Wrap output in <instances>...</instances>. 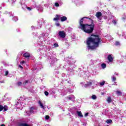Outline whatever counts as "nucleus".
<instances>
[{
    "instance_id": "41",
    "label": "nucleus",
    "mask_w": 126,
    "mask_h": 126,
    "mask_svg": "<svg viewBox=\"0 0 126 126\" xmlns=\"http://www.w3.org/2000/svg\"><path fill=\"white\" fill-rule=\"evenodd\" d=\"M90 84H92V82H90Z\"/></svg>"
},
{
    "instance_id": "40",
    "label": "nucleus",
    "mask_w": 126,
    "mask_h": 126,
    "mask_svg": "<svg viewBox=\"0 0 126 126\" xmlns=\"http://www.w3.org/2000/svg\"><path fill=\"white\" fill-rule=\"evenodd\" d=\"M105 94L104 93H102V95H104Z\"/></svg>"
},
{
    "instance_id": "25",
    "label": "nucleus",
    "mask_w": 126,
    "mask_h": 126,
    "mask_svg": "<svg viewBox=\"0 0 126 126\" xmlns=\"http://www.w3.org/2000/svg\"><path fill=\"white\" fill-rule=\"evenodd\" d=\"M54 47H55V48H58V47H59V44H58L57 43H54Z\"/></svg>"
},
{
    "instance_id": "30",
    "label": "nucleus",
    "mask_w": 126,
    "mask_h": 126,
    "mask_svg": "<svg viewBox=\"0 0 126 126\" xmlns=\"http://www.w3.org/2000/svg\"><path fill=\"white\" fill-rule=\"evenodd\" d=\"M5 75H6V76L8 75V71H5Z\"/></svg>"
},
{
    "instance_id": "21",
    "label": "nucleus",
    "mask_w": 126,
    "mask_h": 126,
    "mask_svg": "<svg viewBox=\"0 0 126 126\" xmlns=\"http://www.w3.org/2000/svg\"><path fill=\"white\" fill-rule=\"evenodd\" d=\"M3 110V106L0 105V112Z\"/></svg>"
},
{
    "instance_id": "11",
    "label": "nucleus",
    "mask_w": 126,
    "mask_h": 126,
    "mask_svg": "<svg viewBox=\"0 0 126 126\" xmlns=\"http://www.w3.org/2000/svg\"><path fill=\"white\" fill-rule=\"evenodd\" d=\"M62 22H63V21H65L67 20V18L65 16H63L61 18Z\"/></svg>"
},
{
    "instance_id": "33",
    "label": "nucleus",
    "mask_w": 126,
    "mask_h": 126,
    "mask_svg": "<svg viewBox=\"0 0 126 126\" xmlns=\"http://www.w3.org/2000/svg\"><path fill=\"white\" fill-rule=\"evenodd\" d=\"M88 115H89V113H86L85 114V117H87L88 116Z\"/></svg>"
},
{
    "instance_id": "9",
    "label": "nucleus",
    "mask_w": 126,
    "mask_h": 126,
    "mask_svg": "<svg viewBox=\"0 0 126 126\" xmlns=\"http://www.w3.org/2000/svg\"><path fill=\"white\" fill-rule=\"evenodd\" d=\"M76 113L78 117H80V118H83V115H82V113H81V111H77Z\"/></svg>"
},
{
    "instance_id": "22",
    "label": "nucleus",
    "mask_w": 126,
    "mask_h": 126,
    "mask_svg": "<svg viewBox=\"0 0 126 126\" xmlns=\"http://www.w3.org/2000/svg\"><path fill=\"white\" fill-rule=\"evenodd\" d=\"M29 81L28 80H26L23 83L24 85H26V84H27V83H28Z\"/></svg>"
},
{
    "instance_id": "5",
    "label": "nucleus",
    "mask_w": 126,
    "mask_h": 126,
    "mask_svg": "<svg viewBox=\"0 0 126 126\" xmlns=\"http://www.w3.org/2000/svg\"><path fill=\"white\" fill-rule=\"evenodd\" d=\"M60 17H61V15L57 14L56 17L53 19V20L54 21H59L60 20Z\"/></svg>"
},
{
    "instance_id": "42",
    "label": "nucleus",
    "mask_w": 126,
    "mask_h": 126,
    "mask_svg": "<svg viewBox=\"0 0 126 126\" xmlns=\"http://www.w3.org/2000/svg\"><path fill=\"white\" fill-rule=\"evenodd\" d=\"M115 74L116 75H117V73H115Z\"/></svg>"
},
{
    "instance_id": "29",
    "label": "nucleus",
    "mask_w": 126,
    "mask_h": 126,
    "mask_svg": "<svg viewBox=\"0 0 126 126\" xmlns=\"http://www.w3.org/2000/svg\"><path fill=\"white\" fill-rule=\"evenodd\" d=\"M55 25H56L57 26V27H59L61 26V24H60V23H55Z\"/></svg>"
},
{
    "instance_id": "27",
    "label": "nucleus",
    "mask_w": 126,
    "mask_h": 126,
    "mask_svg": "<svg viewBox=\"0 0 126 126\" xmlns=\"http://www.w3.org/2000/svg\"><path fill=\"white\" fill-rule=\"evenodd\" d=\"M17 85L18 86H21V85H22V83L21 82H18Z\"/></svg>"
},
{
    "instance_id": "39",
    "label": "nucleus",
    "mask_w": 126,
    "mask_h": 126,
    "mask_svg": "<svg viewBox=\"0 0 126 126\" xmlns=\"http://www.w3.org/2000/svg\"><path fill=\"white\" fill-rule=\"evenodd\" d=\"M104 19H107V16H105V17H104Z\"/></svg>"
},
{
    "instance_id": "37",
    "label": "nucleus",
    "mask_w": 126,
    "mask_h": 126,
    "mask_svg": "<svg viewBox=\"0 0 126 126\" xmlns=\"http://www.w3.org/2000/svg\"><path fill=\"white\" fill-rule=\"evenodd\" d=\"M0 126H5V125L4 124H2Z\"/></svg>"
},
{
    "instance_id": "17",
    "label": "nucleus",
    "mask_w": 126,
    "mask_h": 126,
    "mask_svg": "<svg viewBox=\"0 0 126 126\" xmlns=\"http://www.w3.org/2000/svg\"><path fill=\"white\" fill-rule=\"evenodd\" d=\"M33 110H34V107H31L30 110V113H34V111Z\"/></svg>"
},
{
    "instance_id": "26",
    "label": "nucleus",
    "mask_w": 126,
    "mask_h": 126,
    "mask_svg": "<svg viewBox=\"0 0 126 126\" xmlns=\"http://www.w3.org/2000/svg\"><path fill=\"white\" fill-rule=\"evenodd\" d=\"M45 120H49L50 119V116L49 115H46L45 116Z\"/></svg>"
},
{
    "instance_id": "28",
    "label": "nucleus",
    "mask_w": 126,
    "mask_h": 126,
    "mask_svg": "<svg viewBox=\"0 0 126 126\" xmlns=\"http://www.w3.org/2000/svg\"><path fill=\"white\" fill-rule=\"evenodd\" d=\"M44 94H45V96H48L49 95V92H48L47 91H45L44 92Z\"/></svg>"
},
{
    "instance_id": "35",
    "label": "nucleus",
    "mask_w": 126,
    "mask_h": 126,
    "mask_svg": "<svg viewBox=\"0 0 126 126\" xmlns=\"http://www.w3.org/2000/svg\"><path fill=\"white\" fill-rule=\"evenodd\" d=\"M19 67H20V68H23V67L21 66V65H19Z\"/></svg>"
},
{
    "instance_id": "1",
    "label": "nucleus",
    "mask_w": 126,
    "mask_h": 126,
    "mask_svg": "<svg viewBox=\"0 0 126 126\" xmlns=\"http://www.w3.org/2000/svg\"><path fill=\"white\" fill-rule=\"evenodd\" d=\"M101 42V38L99 35L92 34L86 40V44L88 50H94L95 47H99V44Z\"/></svg>"
},
{
    "instance_id": "8",
    "label": "nucleus",
    "mask_w": 126,
    "mask_h": 126,
    "mask_svg": "<svg viewBox=\"0 0 126 126\" xmlns=\"http://www.w3.org/2000/svg\"><path fill=\"white\" fill-rule=\"evenodd\" d=\"M95 16L97 17V18L101 17V16H102V13L101 12H96Z\"/></svg>"
},
{
    "instance_id": "31",
    "label": "nucleus",
    "mask_w": 126,
    "mask_h": 126,
    "mask_svg": "<svg viewBox=\"0 0 126 126\" xmlns=\"http://www.w3.org/2000/svg\"><path fill=\"white\" fill-rule=\"evenodd\" d=\"M27 9H28V10H32V9L31 8H30V7H27Z\"/></svg>"
},
{
    "instance_id": "18",
    "label": "nucleus",
    "mask_w": 126,
    "mask_h": 126,
    "mask_svg": "<svg viewBox=\"0 0 126 126\" xmlns=\"http://www.w3.org/2000/svg\"><path fill=\"white\" fill-rule=\"evenodd\" d=\"M107 66V65H106L105 63H102L101 64V67L103 68H106V67Z\"/></svg>"
},
{
    "instance_id": "38",
    "label": "nucleus",
    "mask_w": 126,
    "mask_h": 126,
    "mask_svg": "<svg viewBox=\"0 0 126 126\" xmlns=\"http://www.w3.org/2000/svg\"><path fill=\"white\" fill-rule=\"evenodd\" d=\"M68 99H69V100H71V97H68Z\"/></svg>"
},
{
    "instance_id": "34",
    "label": "nucleus",
    "mask_w": 126,
    "mask_h": 126,
    "mask_svg": "<svg viewBox=\"0 0 126 126\" xmlns=\"http://www.w3.org/2000/svg\"><path fill=\"white\" fill-rule=\"evenodd\" d=\"M88 86H89V85L87 84H85V87H88Z\"/></svg>"
},
{
    "instance_id": "32",
    "label": "nucleus",
    "mask_w": 126,
    "mask_h": 126,
    "mask_svg": "<svg viewBox=\"0 0 126 126\" xmlns=\"http://www.w3.org/2000/svg\"><path fill=\"white\" fill-rule=\"evenodd\" d=\"M21 63V64H23L25 63V61H22Z\"/></svg>"
},
{
    "instance_id": "15",
    "label": "nucleus",
    "mask_w": 126,
    "mask_h": 126,
    "mask_svg": "<svg viewBox=\"0 0 126 126\" xmlns=\"http://www.w3.org/2000/svg\"><path fill=\"white\" fill-rule=\"evenodd\" d=\"M107 101L108 103H111L112 102V98H111V97H108L107 99Z\"/></svg>"
},
{
    "instance_id": "2",
    "label": "nucleus",
    "mask_w": 126,
    "mask_h": 126,
    "mask_svg": "<svg viewBox=\"0 0 126 126\" xmlns=\"http://www.w3.org/2000/svg\"><path fill=\"white\" fill-rule=\"evenodd\" d=\"M89 24H86V25L83 26V27L80 29L87 34H92L93 31H94L95 24H94V21H93L92 19H89Z\"/></svg>"
},
{
    "instance_id": "19",
    "label": "nucleus",
    "mask_w": 126,
    "mask_h": 126,
    "mask_svg": "<svg viewBox=\"0 0 126 126\" xmlns=\"http://www.w3.org/2000/svg\"><path fill=\"white\" fill-rule=\"evenodd\" d=\"M92 99H93L94 100H96V99H97V96H96L95 95H93L92 96Z\"/></svg>"
},
{
    "instance_id": "7",
    "label": "nucleus",
    "mask_w": 126,
    "mask_h": 126,
    "mask_svg": "<svg viewBox=\"0 0 126 126\" xmlns=\"http://www.w3.org/2000/svg\"><path fill=\"white\" fill-rule=\"evenodd\" d=\"M108 60L109 62H113V61H114V58H113L112 57V55H109L108 56Z\"/></svg>"
},
{
    "instance_id": "24",
    "label": "nucleus",
    "mask_w": 126,
    "mask_h": 126,
    "mask_svg": "<svg viewBox=\"0 0 126 126\" xmlns=\"http://www.w3.org/2000/svg\"><path fill=\"white\" fill-rule=\"evenodd\" d=\"M115 45H116V46H120V45H121V44L120 43V42L116 41L115 43Z\"/></svg>"
},
{
    "instance_id": "16",
    "label": "nucleus",
    "mask_w": 126,
    "mask_h": 126,
    "mask_svg": "<svg viewBox=\"0 0 126 126\" xmlns=\"http://www.w3.org/2000/svg\"><path fill=\"white\" fill-rule=\"evenodd\" d=\"M106 123L107 124H111L112 123H113V120H111V119H108L106 120Z\"/></svg>"
},
{
    "instance_id": "6",
    "label": "nucleus",
    "mask_w": 126,
    "mask_h": 126,
    "mask_svg": "<svg viewBox=\"0 0 126 126\" xmlns=\"http://www.w3.org/2000/svg\"><path fill=\"white\" fill-rule=\"evenodd\" d=\"M23 57L24 58H26V59H29L30 58V54L28 53H25L24 55H23Z\"/></svg>"
},
{
    "instance_id": "36",
    "label": "nucleus",
    "mask_w": 126,
    "mask_h": 126,
    "mask_svg": "<svg viewBox=\"0 0 126 126\" xmlns=\"http://www.w3.org/2000/svg\"><path fill=\"white\" fill-rule=\"evenodd\" d=\"M122 19H123L124 20H126V18H125V17H123L122 18Z\"/></svg>"
},
{
    "instance_id": "4",
    "label": "nucleus",
    "mask_w": 126,
    "mask_h": 126,
    "mask_svg": "<svg viewBox=\"0 0 126 126\" xmlns=\"http://www.w3.org/2000/svg\"><path fill=\"white\" fill-rule=\"evenodd\" d=\"M59 36L60 37V38H65V32H64V31H60L58 33Z\"/></svg>"
},
{
    "instance_id": "23",
    "label": "nucleus",
    "mask_w": 126,
    "mask_h": 126,
    "mask_svg": "<svg viewBox=\"0 0 126 126\" xmlns=\"http://www.w3.org/2000/svg\"><path fill=\"white\" fill-rule=\"evenodd\" d=\"M55 6L56 7H59V6H60V4H59L58 2H55Z\"/></svg>"
},
{
    "instance_id": "14",
    "label": "nucleus",
    "mask_w": 126,
    "mask_h": 126,
    "mask_svg": "<svg viewBox=\"0 0 126 126\" xmlns=\"http://www.w3.org/2000/svg\"><path fill=\"white\" fill-rule=\"evenodd\" d=\"M111 79H112V81L113 82H115V81H116L117 80V78H116V77L113 76L112 77H111Z\"/></svg>"
},
{
    "instance_id": "3",
    "label": "nucleus",
    "mask_w": 126,
    "mask_h": 126,
    "mask_svg": "<svg viewBox=\"0 0 126 126\" xmlns=\"http://www.w3.org/2000/svg\"><path fill=\"white\" fill-rule=\"evenodd\" d=\"M85 19H89L88 21H89V19H91V18H89L88 17L82 18L79 21V28H80V29H81V28H82L83 26L86 25V24H87V23H86V20H85Z\"/></svg>"
},
{
    "instance_id": "13",
    "label": "nucleus",
    "mask_w": 126,
    "mask_h": 126,
    "mask_svg": "<svg viewBox=\"0 0 126 126\" xmlns=\"http://www.w3.org/2000/svg\"><path fill=\"white\" fill-rule=\"evenodd\" d=\"M116 94L118 96H122V92L120 91H117Z\"/></svg>"
},
{
    "instance_id": "12",
    "label": "nucleus",
    "mask_w": 126,
    "mask_h": 126,
    "mask_svg": "<svg viewBox=\"0 0 126 126\" xmlns=\"http://www.w3.org/2000/svg\"><path fill=\"white\" fill-rule=\"evenodd\" d=\"M3 110H4L3 112H6V111L8 110V106L7 105H4L3 106Z\"/></svg>"
},
{
    "instance_id": "20",
    "label": "nucleus",
    "mask_w": 126,
    "mask_h": 126,
    "mask_svg": "<svg viewBox=\"0 0 126 126\" xmlns=\"http://www.w3.org/2000/svg\"><path fill=\"white\" fill-rule=\"evenodd\" d=\"M99 85L101 86H103L105 85V81H103L102 82L100 83Z\"/></svg>"
},
{
    "instance_id": "10",
    "label": "nucleus",
    "mask_w": 126,
    "mask_h": 126,
    "mask_svg": "<svg viewBox=\"0 0 126 126\" xmlns=\"http://www.w3.org/2000/svg\"><path fill=\"white\" fill-rule=\"evenodd\" d=\"M38 104L42 109H45V106H44L43 103H42V102H41L40 100L38 101Z\"/></svg>"
}]
</instances>
